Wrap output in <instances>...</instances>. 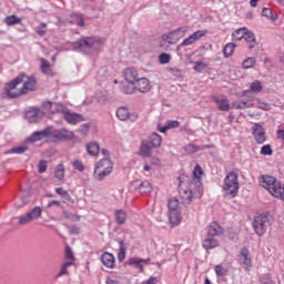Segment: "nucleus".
Instances as JSON below:
<instances>
[{"label": "nucleus", "mask_w": 284, "mask_h": 284, "mask_svg": "<svg viewBox=\"0 0 284 284\" xmlns=\"http://www.w3.org/2000/svg\"><path fill=\"white\" fill-rule=\"evenodd\" d=\"M260 183L272 196L284 201V184L276 180V178L272 175H263Z\"/></svg>", "instance_id": "obj_1"}, {"label": "nucleus", "mask_w": 284, "mask_h": 284, "mask_svg": "<svg viewBox=\"0 0 284 284\" xmlns=\"http://www.w3.org/2000/svg\"><path fill=\"white\" fill-rule=\"evenodd\" d=\"M223 191L230 199H236L239 194V174L236 172L227 173L224 179Z\"/></svg>", "instance_id": "obj_2"}, {"label": "nucleus", "mask_w": 284, "mask_h": 284, "mask_svg": "<svg viewBox=\"0 0 284 284\" xmlns=\"http://www.w3.org/2000/svg\"><path fill=\"white\" fill-rule=\"evenodd\" d=\"M113 170L114 164L112 163V160L104 158L95 164L94 176L98 181H103L105 176H110V174H112Z\"/></svg>", "instance_id": "obj_3"}, {"label": "nucleus", "mask_w": 284, "mask_h": 284, "mask_svg": "<svg viewBox=\"0 0 284 284\" xmlns=\"http://www.w3.org/2000/svg\"><path fill=\"white\" fill-rule=\"evenodd\" d=\"M21 85V79L19 75L14 78L11 82L7 83L4 87V92L2 93L3 99H17L18 97H23V89Z\"/></svg>", "instance_id": "obj_4"}, {"label": "nucleus", "mask_w": 284, "mask_h": 284, "mask_svg": "<svg viewBox=\"0 0 284 284\" xmlns=\"http://www.w3.org/2000/svg\"><path fill=\"white\" fill-rule=\"evenodd\" d=\"M272 225V219L267 215H258L254 219L253 222V229L254 232L257 234V236H263L267 230H270V226Z\"/></svg>", "instance_id": "obj_5"}, {"label": "nucleus", "mask_w": 284, "mask_h": 284, "mask_svg": "<svg viewBox=\"0 0 284 284\" xmlns=\"http://www.w3.org/2000/svg\"><path fill=\"white\" fill-rule=\"evenodd\" d=\"M187 27L178 28L169 33L162 36V41L164 43H169L170 45H174L178 41H181L185 34H187Z\"/></svg>", "instance_id": "obj_6"}, {"label": "nucleus", "mask_w": 284, "mask_h": 284, "mask_svg": "<svg viewBox=\"0 0 284 284\" xmlns=\"http://www.w3.org/2000/svg\"><path fill=\"white\" fill-rule=\"evenodd\" d=\"M203 196V189L197 186L195 191L190 189H182L180 190V199L184 205H190L194 199H201Z\"/></svg>", "instance_id": "obj_7"}, {"label": "nucleus", "mask_w": 284, "mask_h": 284, "mask_svg": "<svg viewBox=\"0 0 284 284\" xmlns=\"http://www.w3.org/2000/svg\"><path fill=\"white\" fill-rule=\"evenodd\" d=\"M18 79H20V83H22L23 94H28L29 92H34V90H37V78L34 75L22 73L18 75Z\"/></svg>", "instance_id": "obj_8"}, {"label": "nucleus", "mask_w": 284, "mask_h": 284, "mask_svg": "<svg viewBox=\"0 0 284 284\" xmlns=\"http://www.w3.org/2000/svg\"><path fill=\"white\" fill-rule=\"evenodd\" d=\"M43 214V209L41 206H34L29 213L19 217V225H28V223H32V221H37L41 219Z\"/></svg>", "instance_id": "obj_9"}, {"label": "nucleus", "mask_w": 284, "mask_h": 284, "mask_svg": "<svg viewBox=\"0 0 284 284\" xmlns=\"http://www.w3.org/2000/svg\"><path fill=\"white\" fill-rule=\"evenodd\" d=\"M237 263L243 267V270H246V272H250L252 270V255L250 254V250L247 247L241 248L240 253L237 254Z\"/></svg>", "instance_id": "obj_10"}, {"label": "nucleus", "mask_w": 284, "mask_h": 284, "mask_svg": "<svg viewBox=\"0 0 284 284\" xmlns=\"http://www.w3.org/2000/svg\"><path fill=\"white\" fill-rule=\"evenodd\" d=\"M71 139H74L72 131L65 129L52 130L51 128V143H57V141H71Z\"/></svg>", "instance_id": "obj_11"}, {"label": "nucleus", "mask_w": 284, "mask_h": 284, "mask_svg": "<svg viewBox=\"0 0 284 284\" xmlns=\"http://www.w3.org/2000/svg\"><path fill=\"white\" fill-rule=\"evenodd\" d=\"M43 139H48L52 142V126H48L42 131L33 132L27 141L28 143H37L38 141H43Z\"/></svg>", "instance_id": "obj_12"}, {"label": "nucleus", "mask_w": 284, "mask_h": 284, "mask_svg": "<svg viewBox=\"0 0 284 284\" xmlns=\"http://www.w3.org/2000/svg\"><path fill=\"white\" fill-rule=\"evenodd\" d=\"M212 101L216 103L219 110L222 112H229L230 110V100L224 94H214L211 97Z\"/></svg>", "instance_id": "obj_13"}, {"label": "nucleus", "mask_w": 284, "mask_h": 284, "mask_svg": "<svg viewBox=\"0 0 284 284\" xmlns=\"http://www.w3.org/2000/svg\"><path fill=\"white\" fill-rule=\"evenodd\" d=\"M205 34H207L206 31L203 30H197L195 31L193 34L189 36L186 39H184L181 42V47L185 48L187 45H192L193 43H196V41H201V39H203V37H205Z\"/></svg>", "instance_id": "obj_14"}, {"label": "nucleus", "mask_w": 284, "mask_h": 284, "mask_svg": "<svg viewBox=\"0 0 284 284\" xmlns=\"http://www.w3.org/2000/svg\"><path fill=\"white\" fill-rule=\"evenodd\" d=\"M43 116H45V112L37 108H33L26 113V119L29 121V123H38V121H41Z\"/></svg>", "instance_id": "obj_15"}, {"label": "nucleus", "mask_w": 284, "mask_h": 284, "mask_svg": "<svg viewBox=\"0 0 284 284\" xmlns=\"http://www.w3.org/2000/svg\"><path fill=\"white\" fill-rule=\"evenodd\" d=\"M253 130V136L256 141V143H258V145H263V143H265L266 138H265V129L263 128V125L255 123L252 126Z\"/></svg>", "instance_id": "obj_16"}, {"label": "nucleus", "mask_w": 284, "mask_h": 284, "mask_svg": "<svg viewBox=\"0 0 284 284\" xmlns=\"http://www.w3.org/2000/svg\"><path fill=\"white\" fill-rule=\"evenodd\" d=\"M124 79L131 85H134L139 79V71L134 68H126L123 72Z\"/></svg>", "instance_id": "obj_17"}, {"label": "nucleus", "mask_w": 284, "mask_h": 284, "mask_svg": "<svg viewBox=\"0 0 284 284\" xmlns=\"http://www.w3.org/2000/svg\"><path fill=\"white\" fill-rule=\"evenodd\" d=\"M135 83V89L139 90V92L145 93L152 90V84L148 78H139Z\"/></svg>", "instance_id": "obj_18"}, {"label": "nucleus", "mask_w": 284, "mask_h": 284, "mask_svg": "<svg viewBox=\"0 0 284 284\" xmlns=\"http://www.w3.org/2000/svg\"><path fill=\"white\" fill-rule=\"evenodd\" d=\"M101 262L104 265V267L113 270L115 263L114 255L112 253L104 252L101 256Z\"/></svg>", "instance_id": "obj_19"}, {"label": "nucleus", "mask_w": 284, "mask_h": 284, "mask_svg": "<svg viewBox=\"0 0 284 284\" xmlns=\"http://www.w3.org/2000/svg\"><path fill=\"white\" fill-rule=\"evenodd\" d=\"M146 143H149L153 150H156V148H161V143H163V139L159 133H152L146 140H144Z\"/></svg>", "instance_id": "obj_20"}, {"label": "nucleus", "mask_w": 284, "mask_h": 284, "mask_svg": "<svg viewBox=\"0 0 284 284\" xmlns=\"http://www.w3.org/2000/svg\"><path fill=\"white\" fill-rule=\"evenodd\" d=\"M202 247L210 252V250L219 247V240L214 239V236H209L202 242Z\"/></svg>", "instance_id": "obj_21"}, {"label": "nucleus", "mask_w": 284, "mask_h": 284, "mask_svg": "<svg viewBox=\"0 0 284 284\" xmlns=\"http://www.w3.org/2000/svg\"><path fill=\"white\" fill-rule=\"evenodd\" d=\"M63 116L65 121H68V123H70L71 125H77V123H80V121H83V116L77 113L64 112Z\"/></svg>", "instance_id": "obj_22"}, {"label": "nucleus", "mask_w": 284, "mask_h": 284, "mask_svg": "<svg viewBox=\"0 0 284 284\" xmlns=\"http://www.w3.org/2000/svg\"><path fill=\"white\" fill-rule=\"evenodd\" d=\"M179 125H181V123L179 121H176V120H169V121H166L164 126L159 125L158 130L162 134H165V132H168V130H176V128H179Z\"/></svg>", "instance_id": "obj_23"}, {"label": "nucleus", "mask_w": 284, "mask_h": 284, "mask_svg": "<svg viewBox=\"0 0 284 284\" xmlns=\"http://www.w3.org/2000/svg\"><path fill=\"white\" fill-rule=\"evenodd\" d=\"M182 220L181 211H169V221L173 227L179 225Z\"/></svg>", "instance_id": "obj_24"}, {"label": "nucleus", "mask_w": 284, "mask_h": 284, "mask_svg": "<svg viewBox=\"0 0 284 284\" xmlns=\"http://www.w3.org/2000/svg\"><path fill=\"white\" fill-rule=\"evenodd\" d=\"M152 150H154L146 141H142L140 146V156H145L146 159H150L152 156Z\"/></svg>", "instance_id": "obj_25"}, {"label": "nucleus", "mask_w": 284, "mask_h": 284, "mask_svg": "<svg viewBox=\"0 0 284 284\" xmlns=\"http://www.w3.org/2000/svg\"><path fill=\"white\" fill-rule=\"evenodd\" d=\"M223 227H221L216 222H212L209 225V236H219L223 234Z\"/></svg>", "instance_id": "obj_26"}, {"label": "nucleus", "mask_w": 284, "mask_h": 284, "mask_svg": "<svg viewBox=\"0 0 284 284\" xmlns=\"http://www.w3.org/2000/svg\"><path fill=\"white\" fill-rule=\"evenodd\" d=\"M87 152L90 154V156H98L99 152H101V148L99 146V143L91 142L87 144Z\"/></svg>", "instance_id": "obj_27"}, {"label": "nucleus", "mask_w": 284, "mask_h": 284, "mask_svg": "<svg viewBox=\"0 0 284 284\" xmlns=\"http://www.w3.org/2000/svg\"><path fill=\"white\" fill-rule=\"evenodd\" d=\"M125 221H128V213L123 210L115 211V222L118 225H125Z\"/></svg>", "instance_id": "obj_28"}, {"label": "nucleus", "mask_w": 284, "mask_h": 284, "mask_svg": "<svg viewBox=\"0 0 284 284\" xmlns=\"http://www.w3.org/2000/svg\"><path fill=\"white\" fill-rule=\"evenodd\" d=\"M116 116L120 121H128L130 119V110L125 106H120L116 111Z\"/></svg>", "instance_id": "obj_29"}, {"label": "nucleus", "mask_w": 284, "mask_h": 284, "mask_svg": "<svg viewBox=\"0 0 284 284\" xmlns=\"http://www.w3.org/2000/svg\"><path fill=\"white\" fill-rule=\"evenodd\" d=\"M169 212H181V204L176 197H172L168 202Z\"/></svg>", "instance_id": "obj_30"}, {"label": "nucleus", "mask_w": 284, "mask_h": 284, "mask_svg": "<svg viewBox=\"0 0 284 284\" xmlns=\"http://www.w3.org/2000/svg\"><path fill=\"white\" fill-rule=\"evenodd\" d=\"M148 264V260L139 258V257H131L129 260V265H133L134 267H139L140 272H143V264Z\"/></svg>", "instance_id": "obj_31"}, {"label": "nucleus", "mask_w": 284, "mask_h": 284, "mask_svg": "<svg viewBox=\"0 0 284 284\" xmlns=\"http://www.w3.org/2000/svg\"><path fill=\"white\" fill-rule=\"evenodd\" d=\"M40 61H41V65H40L41 72L43 74H52V65L50 64V62H48L45 58H42Z\"/></svg>", "instance_id": "obj_32"}, {"label": "nucleus", "mask_w": 284, "mask_h": 284, "mask_svg": "<svg viewBox=\"0 0 284 284\" xmlns=\"http://www.w3.org/2000/svg\"><path fill=\"white\" fill-rule=\"evenodd\" d=\"M246 34H247V29L245 28L237 29L232 33L233 41H241V39H245Z\"/></svg>", "instance_id": "obj_33"}, {"label": "nucleus", "mask_w": 284, "mask_h": 284, "mask_svg": "<svg viewBox=\"0 0 284 284\" xmlns=\"http://www.w3.org/2000/svg\"><path fill=\"white\" fill-rule=\"evenodd\" d=\"M201 176H203V168L197 164L193 170V179L199 183L197 187H201Z\"/></svg>", "instance_id": "obj_34"}, {"label": "nucleus", "mask_w": 284, "mask_h": 284, "mask_svg": "<svg viewBox=\"0 0 284 284\" xmlns=\"http://www.w3.org/2000/svg\"><path fill=\"white\" fill-rule=\"evenodd\" d=\"M250 92H254V94L263 92V83H261L258 80H254L250 85Z\"/></svg>", "instance_id": "obj_35"}, {"label": "nucleus", "mask_w": 284, "mask_h": 284, "mask_svg": "<svg viewBox=\"0 0 284 284\" xmlns=\"http://www.w3.org/2000/svg\"><path fill=\"white\" fill-rule=\"evenodd\" d=\"M236 48L235 43H227L223 49V54L225 59H230L234 54V50Z\"/></svg>", "instance_id": "obj_36"}, {"label": "nucleus", "mask_w": 284, "mask_h": 284, "mask_svg": "<svg viewBox=\"0 0 284 284\" xmlns=\"http://www.w3.org/2000/svg\"><path fill=\"white\" fill-rule=\"evenodd\" d=\"M246 43H248V50H253V48L256 47V38L254 37V33L246 32V36L244 37Z\"/></svg>", "instance_id": "obj_37"}, {"label": "nucleus", "mask_w": 284, "mask_h": 284, "mask_svg": "<svg viewBox=\"0 0 284 284\" xmlns=\"http://www.w3.org/2000/svg\"><path fill=\"white\" fill-rule=\"evenodd\" d=\"M55 179H59V181H63L65 178V166L63 164H58L54 172Z\"/></svg>", "instance_id": "obj_38"}, {"label": "nucleus", "mask_w": 284, "mask_h": 284, "mask_svg": "<svg viewBox=\"0 0 284 284\" xmlns=\"http://www.w3.org/2000/svg\"><path fill=\"white\" fill-rule=\"evenodd\" d=\"M78 43H79V48H92V45L97 43V39L87 38V39L80 40Z\"/></svg>", "instance_id": "obj_39"}, {"label": "nucleus", "mask_w": 284, "mask_h": 284, "mask_svg": "<svg viewBox=\"0 0 284 284\" xmlns=\"http://www.w3.org/2000/svg\"><path fill=\"white\" fill-rule=\"evenodd\" d=\"M119 245H120V251L118 253V261H120V262L125 261V253H126L128 247H125V243L123 241H120Z\"/></svg>", "instance_id": "obj_40"}, {"label": "nucleus", "mask_w": 284, "mask_h": 284, "mask_svg": "<svg viewBox=\"0 0 284 284\" xmlns=\"http://www.w3.org/2000/svg\"><path fill=\"white\" fill-rule=\"evenodd\" d=\"M254 65H256V59L255 58H246L243 62H242V68L244 70H250V68H254Z\"/></svg>", "instance_id": "obj_41"}, {"label": "nucleus", "mask_w": 284, "mask_h": 284, "mask_svg": "<svg viewBox=\"0 0 284 284\" xmlns=\"http://www.w3.org/2000/svg\"><path fill=\"white\" fill-rule=\"evenodd\" d=\"M4 23L7 26H17L18 23H21V18L17 17V16H8L4 19Z\"/></svg>", "instance_id": "obj_42"}, {"label": "nucleus", "mask_w": 284, "mask_h": 284, "mask_svg": "<svg viewBox=\"0 0 284 284\" xmlns=\"http://www.w3.org/2000/svg\"><path fill=\"white\" fill-rule=\"evenodd\" d=\"M262 17H266V19H270L271 21H276L277 17L274 14L272 9L270 8H264L262 10Z\"/></svg>", "instance_id": "obj_43"}, {"label": "nucleus", "mask_w": 284, "mask_h": 284, "mask_svg": "<svg viewBox=\"0 0 284 284\" xmlns=\"http://www.w3.org/2000/svg\"><path fill=\"white\" fill-rule=\"evenodd\" d=\"M55 193L59 194V196H61V199H64V201L72 200V197L70 196V193H68V191L64 190L63 187L55 189Z\"/></svg>", "instance_id": "obj_44"}, {"label": "nucleus", "mask_w": 284, "mask_h": 284, "mask_svg": "<svg viewBox=\"0 0 284 284\" xmlns=\"http://www.w3.org/2000/svg\"><path fill=\"white\" fill-rule=\"evenodd\" d=\"M194 64L195 65L193 67V70L195 72H203V70H205V68H207V63L203 60L196 61V62H194Z\"/></svg>", "instance_id": "obj_45"}, {"label": "nucleus", "mask_w": 284, "mask_h": 284, "mask_svg": "<svg viewBox=\"0 0 284 284\" xmlns=\"http://www.w3.org/2000/svg\"><path fill=\"white\" fill-rule=\"evenodd\" d=\"M171 60H172V55H170V53H161L159 55V62L162 65H165V64L170 63Z\"/></svg>", "instance_id": "obj_46"}, {"label": "nucleus", "mask_w": 284, "mask_h": 284, "mask_svg": "<svg viewBox=\"0 0 284 284\" xmlns=\"http://www.w3.org/2000/svg\"><path fill=\"white\" fill-rule=\"evenodd\" d=\"M185 152H187V154H196V152H199V150H201V148H199V145L196 144H187L186 146H184Z\"/></svg>", "instance_id": "obj_47"}, {"label": "nucleus", "mask_w": 284, "mask_h": 284, "mask_svg": "<svg viewBox=\"0 0 284 284\" xmlns=\"http://www.w3.org/2000/svg\"><path fill=\"white\" fill-rule=\"evenodd\" d=\"M215 274H216V276H226L227 275V268L223 267V265H216L215 266Z\"/></svg>", "instance_id": "obj_48"}, {"label": "nucleus", "mask_w": 284, "mask_h": 284, "mask_svg": "<svg viewBox=\"0 0 284 284\" xmlns=\"http://www.w3.org/2000/svg\"><path fill=\"white\" fill-rule=\"evenodd\" d=\"M272 153H273V151H272V146L270 144L262 146L261 154L263 156H272Z\"/></svg>", "instance_id": "obj_49"}, {"label": "nucleus", "mask_w": 284, "mask_h": 284, "mask_svg": "<svg viewBox=\"0 0 284 284\" xmlns=\"http://www.w3.org/2000/svg\"><path fill=\"white\" fill-rule=\"evenodd\" d=\"M71 265H74V262H65L62 265L61 271L58 274V276H63V275L68 274V268L71 267Z\"/></svg>", "instance_id": "obj_50"}, {"label": "nucleus", "mask_w": 284, "mask_h": 284, "mask_svg": "<svg viewBox=\"0 0 284 284\" xmlns=\"http://www.w3.org/2000/svg\"><path fill=\"white\" fill-rule=\"evenodd\" d=\"M134 90H136L134 84H126L122 87V92H124V94H133Z\"/></svg>", "instance_id": "obj_51"}, {"label": "nucleus", "mask_w": 284, "mask_h": 284, "mask_svg": "<svg viewBox=\"0 0 284 284\" xmlns=\"http://www.w3.org/2000/svg\"><path fill=\"white\" fill-rule=\"evenodd\" d=\"M257 108L258 110H264L265 112L272 110V106L270 105V103L263 102L261 100H257Z\"/></svg>", "instance_id": "obj_52"}, {"label": "nucleus", "mask_w": 284, "mask_h": 284, "mask_svg": "<svg viewBox=\"0 0 284 284\" xmlns=\"http://www.w3.org/2000/svg\"><path fill=\"white\" fill-rule=\"evenodd\" d=\"M65 258L68 261H71V263H74V253L72 252V248H70V246L65 248Z\"/></svg>", "instance_id": "obj_53"}, {"label": "nucleus", "mask_w": 284, "mask_h": 284, "mask_svg": "<svg viewBox=\"0 0 284 284\" xmlns=\"http://www.w3.org/2000/svg\"><path fill=\"white\" fill-rule=\"evenodd\" d=\"M65 219H70V221H81V217L74 213H70L68 211H64Z\"/></svg>", "instance_id": "obj_54"}, {"label": "nucleus", "mask_w": 284, "mask_h": 284, "mask_svg": "<svg viewBox=\"0 0 284 284\" xmlns=\"http://www.w3.org/2000/svg\"><path fill=\"white\" fill-rule=\"evenodd\" d=\"M45 28H48V24H45V23L39 24V27L37 29V33L39 34V37H44L45 30H43V29H45Z\"/></svg>", "instance_id": "obj_55"}, {"label": "nucleus", "mask_w": 284, "mask_h": 284, "mask_svg": "<svg viewBox=\"0 0 284 284\" xmlns=\"http://www.w3.org/2000/svg\"><path fill=\"white\" fill-rule=\"evenodd\" d=\"M38 168H39V173L43 174V172H45V170H48V162H45L43 160L40 161L38 164Z\"/></svg>", "instance_id": "obj_56"}, {"label": "nucleus", "mask_w": 284, "mask_h": 284, "mask_svg": "<svg viewBox=\"0 0 284 284\" xmlns=\"http://www.w3.org/2000/svg\"><path fill=\"white\" fill-rule=\"evenodd\" d=\"M73 168L75 170H78L79 172H83L85 170V166L83 165V163L79 160L73 162Z\"/></svg>", "instance_id": "obj_57"}, {"label": "nucleus", "mask_w": 284, "mask_h": 284, "mask_svg": "<svg viewBox=\"0 0 284 284\" xmlns=\"http://www.w3.org/2000/svg\"><path fill=\"white\" fill-rule=\"evenodd\" d=\"M27 150H28V148H26V146H17V148H13L11 150V152L13 154H23V152H26Z\"/></svg>", "instance_id": "obj_58"}, {"label": "nucleus", "mask_w": 284, "mask_h": 284, "mask_svg": "<svg viewBox=\"0 0 284 284\" xmlns=\"http://www.w3.org/2000/svg\"><path fill=\"white\" fill-rule=\"evenodd\" d=\"M140 191L141 192H152V185L150 183H142L140 185Z\"/></svg>", "instance_id": "obj_59"}, {"label": "nucleus", "mask_w": 284, "mask_h": 284, "mask_svg": "<svg viewBox=\"0 0 284 284\" xmlns=\"http://www.w3.org/2000/svg\"><path fill=\"white\" fill-rule=\"evenodd\" d=\"M169 72H171V74H173V77H178V78L182 77V73L179 68H170Z\"/></svg>", "instance_id": "obj_60"}, {"label": "nucleus", "mask_w": 284, "mask_h": 284, "mask_svg": "<svg viewBox=\"0 0 284 284\" xmlns=\"http://www.w3.org/2000/svg\"><path fill=\"white\" fill-rule=\"evenodd\" d=\"M245 108H250V104L247 102L243 101L240 104H235V110H245Z\"/></svg>", "instance_id": "obj_61"}, {"label": "nucleus", "mask_w": 284, "mask_h": 284, "mask_svg": "<svg viewBox=\"0 0 284 284\" xmlns=\"http://www.w3.org/2000/svg\"><path fill=\"white\" fill-rule=\"evenodd\" d=\"M75 19H77L78 26H80L81 28H83L85 26V23L83 21V17H81L80 14H75Z\"/></svg>", "instance_id": "obj_62"}, {"label": "nucleus", "mask_w": 284, "mask_h": 284, "mask_svg": "<svg viewBox=\"0 0 284 284\" xmlns=\"http://www.w3.org/2000/svg\"><path fill=\"white\" fill-rule=\"evenodd\" d=\"M52 105H54L52 102H50V101H47V102H43L42 103V108L44 109V110H51L52 109Z\"/></svg>", "instance_id": "obj_63"}, {"label": "nucleus", "mask_w": 284, "mask_h": 284, "mask_svg": "<svg viewBox=\"0 0 284 284\" xmlns=\"http://www.w3.org/2000/svg\"><path fill=\"white\" fill-rule=\"evenodd\" d=\"M277 139L284 141V130H277Z\"/></svg>", "instance_id": "obj_64"}]
</instances>
